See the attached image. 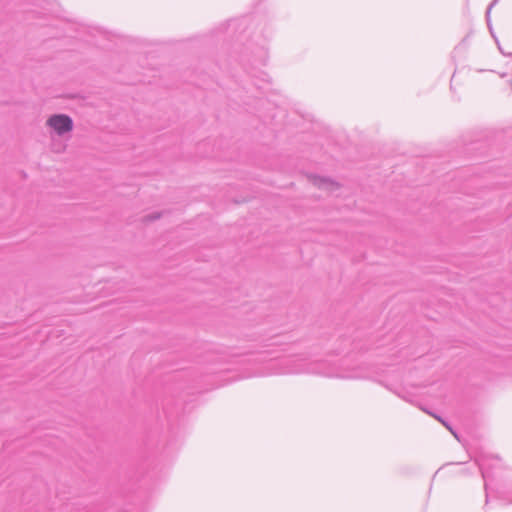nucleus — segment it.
I'll use <instances>...</instances> for the list:
<instances>
[{
	"label": "nucleus",
	"instance_id": "obj_1",
	"mask_svg": "<svg viewBox=\"0 0 512 512\" xmlns=\"http://www.w3.org/2000/svg\"><path fill=\"white\" fill-rule=\"evenodd\" d=\"M47 124L58 134L69 132L73 127L71 118L63 114L50 117L47 121Z\"/></svg>",
	"mask_w": 512,
	"mask_h": 512
},
{
	"label": "nucleus",
	"instance_id": "obj_2",
	"mask_svg": "<svg viewBox=\"0 0 512 512\" xmlns=\"http://www.w3.org/2000/svg\"><path fill=\"white\" fill-rule=\"evenodd\" d=\"M323 185H324V186H327L328 188H333V187H335V186H336V184H335V183L330 182V181H324Z\"/></svg>",
	"mask_w": 512,
	"mask_h": 512
}]
</instances>
